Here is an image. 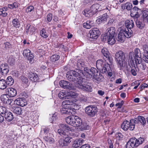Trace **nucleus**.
Wrapping results in <instances>:
<instances>
[{"instance_id":"nucleus-63","label":"nucleus","mask_w":148,"mask_h":148,"mask_svg":"<svg viewBox=\"0 0 148 148\" xmlns=\"http://www.w3.org/2000/svg\"><path fill=\"white\" fill-rule=\"evenodd\" d=\"M130 70L131 71L132 74L134 76H135L136 75V73L135 70L134 69L130 68Z\"/></svg>"},{"instance_id":"nucleus-35","label":"nucleus","mask_w":148,"mask_h":148,"mask_svg":"<svg viewBox=\"0 0 148 148\" xmlns=\"http://www.w3.org/2000/svg\"><path fill=\"white\" fill-rule=\"evenodd\" d=\"M77 66L79 68V69H81V70L83 69L85 67V63L82 60H79L77 61Z\"/></svg>"},{"instance_id":"nucleus-14","label":"nucleus","mask_w":148,"mask_h":148,"mask_svg":"<svg viewBox=\"0 0 148 148\" xmlns=\"http://www.w3.org/2000/svg\"><path fill=\"white\" fill-rule=\"evenodd\" d=\"M60 86L66 89H73L75 88L74 86H72L69 82L65 80H61L59 82Z\"/></svg>"},{"instance_id":"nucleus-49","label":"nucleus","mask_w":148,"mask_h":148,"mask_svg":"<svg viewBox=\"0 0 148 148\" xmlns=\"http://www.w3.org/2000/svg\"><path fill=\"white\" fill-rule=\"evenodd\" d=\"M80 146L79 142L77 140H75L72 145V147L74 148L79 147Z\"/></svg>"},{"instance_id":"nucleus-23","label":"nucleus","mask_w":148,"mask_h":148,"mask_svg":"<svg viewBox=\"0 0 148 148\" xmlns=\"http://www.w3.org/2000/svg\"><path fill=\"white\" fill-rule=\"evenodd\" d=\"M9 108L11 111L17 114L20 115L21 113L22 110L20 107L11 106Z\"/></svg>"},{"instance_id":"nucleus-4","label":"nucleus","mask_w":148,"mask_h":148,"mask_svg":"<svg viewBox=\"0 0 148 148\" xmlns=\"http://www.w3.org/2000/svg\"><path fill=\"white\" fill-rule=\"evenodd\" d=\"M133 34L132 30H129L127 29H121L117 36V39L119 41L123 42L126 37L130 38L132 36Z\"/></svg>"},{"instance_id":"nucleus-55","label":"nucleus","mask_w":148,"mask_h":148,"mask_svg":"<svg viewBox=\"0 0 148 148\" xmlns=\"http://www.w3.org/2000/svg\"><path fill=\"white\" fill-rule=\"evenodd\" d=\"M64 140L65 142L66 143L67 145H68V143H70L73 140V139L72 138L68 137L65 138Z\"/></svg>"},{"instance_id":"nucleus-60","label":"nucleus","mask_w":148,"mask_h":148,"mask_svg":"<svg viewBox=\"0 0 148 148\" xmlns=\"http://www.w3.org/2000/svg\"><path fill=\"white\" fill-rule=\"evenodd\" d=\"M148 86V85L147 84L145 83H144L140 86V88L141 89V90H142L144 89L145 88L147 87Z\"/></svg>"},{"instance_id":"nucleus-3","label":"nucleus","mask_w":148,"mask_h":148,"mask_svg":"<svg viewBox=\"0 0 148 148\" xmlns=\"http://www.w3.org/2000/svg\"><path fill=\"white\" fill-rule=\"evenodd\" d=\"M115 30V28L114 27H111L108 28L107 30L108 32L101 36L102 40L104 42L107 40V42L109 45H113L115 42L114 38Z\"/></svg>"},{"instance_id":"nucleus-38","label":"nucleus","mask_w":148,"mask_h":148,"mask_svg":"<svg viewBox=\"0 0 148 148\" xmlns=\"http://www.w3.org/2000/svg\"><path fill=\"white\" fill-rule=\"evenodd\" d=\"M34 28L32 27H31L30 25L29 24L27 25L25 29L26 33V34H27L29 32L30 33L34 31Z\"/></svg>"},{"instance_id":"nucleus-37","label":"nucleus","mask_w":148,"mask_h":148,"mask_svg":"<svg viewBox=\"0 0 148 148\" xmlns=\"http://www.w3.org/2000/svg\"><path fill=\"white\" fill-rule=\"evenodd\" d=\"M66 92L62 90L60 91L58 94L59 97L61 99H67Z\"/></svg>"},{"instance_id":"nucleus-32","label":"nucleus","mask_w":148,"mask_h":148,"mask_svg":"<svg viewBox=\"0 0 148 148\" xmlns=\"http://www.w3.org/2000/svg\"><path fill=\"white\" fill-rule=\"evenodd\" d=\"M132 7V5L131 3L127 2L122 5L121 7L123 10L127 9L128 10H130Z\"/></svg>"},{"instance_id":"nucleus-25","label":"nucleus","mask_w":148,"mask_h":148,"mask_svg":"<svg viewBox=\"0 0 148 148\" xmlns=\"http://www.w3.org/2000/svg\"><path fill=\"white\" fill-rule=\"evenodd\" d=\"M53 135L49 133L44 138L45 140L50 143H53L54 142Z\"/></svg>"},{"instance_id":"nucleus-12","label":"nucleus","mask_w":148,"mask_h":148,"mask_svg":"<svg viewBox=\"0 0 148 148\" xmlns=\"http://www.w3.org/2000/svg\"><path fill=\"white\" fill-rule=\"evenodd\" d=\"M131 123H134L135 125L136 124H140L144 126L146 124V121L145 118L142 116H138L137 118L131 120Z\"/></svg>"},{"instance_id":"nucleus-21","label":"nucleus","mask_w":148,"mask_h":148,"mask_svg":"<svg viewBox=\"0 0 148 148\" xmlns=\"http://www.w3.org/2000/svg\"><path fill=\"white\" fill-rule=\"evenodd\" d=\"M6 93L10 97H14L17 94L16 90L12 88H9L6 89Z\"/></svg>"},{"instance_id":"nucleus-47","label":"nucleus","mask_w":148,"mask_h":148,"mask_svg":"<svg viewBox=\"0 0 148 148\" xmlns=\"http://www.w3.org/2000/svg\"><path fill=\"white\" fill-rule=\"evenodd\" d=\"M8 112L6 108L2 106H0V114H4L5 115Z\"/></svg>"},{"instance_id":"nucleus-34","label":"nucleus","mask_w":148,"mask_h":148,"mask_svg":"<svg viewBox=\"0 0 148 148\" xmlns=\"http://www.w3.org/2000/svg\"><path fill=\"white\" fill-rule=\"evenodd\" d=\"M143 20L144 22L148 23V11L145 10L143 12Z\"/></svg>"},{"instance_id":"nucleus-8","label":"nucleus","mask_w":148,"mask_h":148,"mask_svg":"<svg viewBox=\"0 0 148 148\" xmlns=\"http://www.w3.org/2000/svg\"><path fill=\"white\" fill-rule=\"evenodd\" d=\"M130 120V121H123L121 125V128L124 131H126L129 129L133 130L135 127L134 123H132Z\"/></svg>"},{"instance_id":"nucleus-10","label":"nucleus","mask_w":148,"mask_h":148,"mask_svg":"<svg viewBox=\"0 0 148 148\" xmlns=\"http://www.w3.org/2000/svg\"><path fill=\"white\" fill-rule=\"evenodd\" d=\"M102 53L103 55V58L106 62H109L112 64V59L111 55L106 48H103L101 50Z\"/></svg>"},{"instance_id":"nucleus-20","label":"nucleus","mask_w":148,"mask_h":148,"mask_svg":"<svg viewBox=\"0 0 148 148\" xmlns=\"http://www.w3.org/2000/svg\"><path fill=\"white\" fill-rule=\"evenodd\" d=\"M1 99L2 101L5 104H7L9 105H11L13 100L10 99V98L7 97L6 95H3L1 96Z\"/></svg>"},{"instance_id":"nucleus-28","label":"nucleus","mask_w":148,"mask_h":148,"mask_svg":"<svg viewBox=\"0 0 148 148\" xmlns=\"http://www.w3.org/2000/svg\"><path fill=\"white\" fill-rule=\"evenodd\" d=\"M83 26L85 28L89 29L94 26V22L92 21H87L86 23H85L83 24Z\"/></svg>"},{"instance_id":"nucleus-45","label":"nucleus","mask_w":148,"mask_h":148,"mask_svg":"<svg viewBox=\"0 0 148 148\" xmlns=\"http://www.w3.org/2000/svg\"><path fill=\"white\" fill-rule=\"evenodd\" d=\"M74 101L72 100L71 99H69V100H66L62 103V105H67L69 106L70 105H72Z\"/></svg>"},{"instance_id":"nucleus-11","label":"nucleus","mask_w":148,"mask_h":148,"mask_svg":"<svg viewBox=\"0 0 148 148\" xmlns=\"http://www.w3.org/2000/svg\"><path fill=\"white\" fill-rule=\"evenodd\" d=\"M69 130L70 129L68 125L62 124L60 125V129L58 130V132L61 136H65L66 134V131Z\"/></svg>"},{"instance_id":"nucleus-5","label":"nucleus","mask_w":148,"mask_h":148,"mask_svg":"<svg viewBox=\"0 0 148 148\" xmlns=\"http://www.w3.org/2000/svg\"><path fill=\"white\" fill-rule=\"evenodd\" d=\"M103 62L101 60H98L96 62V67L97 69L101 71L103 73H106V71H109L110 66L108 62Z\"/></svg>"},{"instance_id":"nucleus-61","label":"nucleus","mask_w":148,"mask_h":148,"mask_svg":"<svg viewBox=\"0 0 148 148\" xmlns=\"http://www.w3.org/2000/svg\"><path fill=\"white\" fill-rule=\"evenodd\" d=\"M108 142L109 145V148H113V145L112 141L110 139H108Z\"/></svg>"},{"instance_id":"nucleus-17","label":"nucleus","mask_w":148,"mask_h":148,"mask_svg":"<svg viewBox=\"0 0 148 148\" xmlns=\"http://www.w3.org/2000/svg\"><path fill=\"white\" fill-rule=\"evenodd\" d=\"M133 54V53L132 52H130L129 53V59L130 61V63L131 64V66L129 65V66L128 65L127 66H128V69H129L128 70H127L126 69H125V70H127V71H130V68H134V69H136V67L137 66V64H136V62L134 63V59H133V57L132 56V55Z\"/></svg>"},{"instance_id":"nucleus-33","label":"nucleus","mask_w":148,"mask_h":148,"mask_svg":"<svg viewBox=\"0 0 148 148\" xmlns=\"http://www.w3.org/2000/svg\"><path fill=\"white\" fill-rule=\"evenodd\" d=\"M67 99H70L71 98H75L77 96V94L71 91L66 92Z\"/></svg>"},{"instance_id":"nucleus-18","label":"nucleus","mask_w":148,"mask_h":148,"mask_svg":"<svg viewBox=\"0 0 148 148\" xmlns=\"http://www.w3.org/2000/svg\"><path fill=\"white\" fill-rule=\"evenodd\" d=\"M14 103L17 105L23 107L27 104L26 99L24 98H18L15 100L14 101Z\"/></svg>"},{"instance_id":"nucleus-51","label":"nucleus","mask_w":148,"mask_h":148,"mask_svg":"<svg viewBox=\"0 0 148 148\" xmlns=\"http://www.w3.org/2000/svg\"><path fill=\"white\" fill-rule=\"evenodd\" d=\"M18 6V4L16 2H14L13 4H10L8 5V7L11 9L16 8Z\"/></svg>"},{"instance_id":"nucleus-53","label":"nucleus","mask_w":148,"mask_h":148,"mask_svg":"<svg viewBox=\"0 0 148 148\" xmlns=\"http://www.w3.org/2000/svg\"><path fill=\"white\" fill-rule=\"evenodd\" d=\"M46 31L44 29H43L40 32L41 35L44 38H46L48 37L47 35L45 34Z\"/></svg>"},{"instance_id":"nucleus-16","label":"nucleus","mask_w":148,"mask_h":148,"mask_svg":"<svg viewBox=\"0 0 148 148\" xmlns=\"http://www.w3.org/2000/svg\"><path fill=\"white\" fill-rule=\"evenodd\" d=\"M75 120V123L74 124V126L79 127L81 126V128L84 129H86L87 127L85 126L84 123H83L82 119L78 116H76Z\"/></svg>"},{"instance_id":"nucleus-39","label":"nucleus","mask_w":148,"mask_h":148,"mask_svg":"<svg viewBox=\"0 0 148 148\" xmlns=\"http://www.w3.org/2000/svg\"><path fill=\"white\" fill-rule=\"evenodd\" d=\"M57 145L60 147H63L67 145L66 143L65 142L63 139H60L58 141Z\"/></svg>"},{"instance_id":"nucleus-42","label":"nucleus","mask_w":148,"mask_h":148,"mask_svg":"<svg viewBox=\"0 0 148 148\" xmlns=\"http://www.w3.org/2000/svg\"><path fill=\"white\" fill-rule=\"evenodd\" d=\"M107 15L105 13L102 15V16L99 18L98 20L99 22H103L107 21Z\"/></svg>"},{"instance_id":"nucleus-30","label":"nucleus","mask_w":148,"mask_h":148,"mask_svg":"<svg viewBox=\"0 0 148 148\" xmlns=\"http://www.w3.org/2000/svg\"><path fill=\"white\" fill-rule=\"evenodd\" d=\"M95 13L90 9L89 10L88 9L85 10L84 11L83 14L86 17H90L92 16Z\"/></svg>"},{"instance_id":"nucleus-27","label":"nucleus","mask_w":148,"mask_h":148,"mask_svg":"<svg viewBox=\"0 0 148 148\" xmlns=\"http://www.w3.org/2000/svg\"><path fill=\"white\" fill-rule=\"evenodd\" d=\"M75 117L73 116H69L66 118V122L68 124L71 125L73 126L74 124L75 123L74 121L75 120Z\"/></svg>"},{"instance_id":"nucleus-58","label":"nucleus","mask_w":148,"mask_h":148,"mask_svg":"<svg viewBox=\"0 0 148 148\" xmlns=\"http://www.w3.org/2000/svg\"><path fill=\"white\" fill-rule=\"evenodd\" d=\"M68 110L63 108L61 109V112L62 114H68L69 112Z\"/></svg>"},{"instance_id":"nucleus-62","label":"nucleus","mask_w":148,"mask_h":148,"mask_svg":"<svg viewBox=\"0 0 148 148\" xmlns=\"http://www.w3.org/2000/svg\"><path fill=\"white\" fill-rule=\"evenodd\" d=\"M8 62L11 65H13L14 64V60L11 58H9L8 60Z\"/></svg>"},{"instance_id":"nucleus-54","label":"nucleus","mask_w":148,"mask_h":148,"mask_svg":"<svg viewBox=\"0 0 148 148\" xmlns=\"http://www.w3.org/2000/svg\"><path fill=\"white\" fill-rule=\"evenodd\" d=\"M30 52V51L29 49H26L24 50L23 54L24 56H28L29 55Z\"/></svg>"},{"instance_id":"nucleus-1","label":"nucleus","mask_w":148,"mask_h":148,"mask_svg":"<svg viewBox=\"0 0 148 148\" xmlns=\"http://www.w3.org/2000/svg\"><path fill=\"white\" fill-rule=\"evenodd\" d=\"M77 71L71 70L67 72L66 77L70 81H77V84H82L83 82L82 77L85 75L82 70H77Z\"/></svg>"},{"instance_id":"nucleus-46","label":"nucleus","mask_w":148,"mask_h":148,"mask_svg":"<svg viewBox=\"0 0 148 148\" xmlns=\"http://www.w3.org/2000/svg\"><path fill=\"white\" fill-rule=\"evenodd\" d=\"M34 7L30 5L27 7L26 10V12L27 14H30L33 12L34 11Z\"/></svg>"},{"instance_id":"nucleus-48","label":"nucleus","mask_w":148,"mask_h":148,"mask_svg":"<svg viewBox=\"0 0 148 148\" xmlns=\"http://www.w3.org/2000/svg\"><path fill=\"white\" fill-rule=\"evenodd\" d=\"M60 56L58 55H54L51 57V60L53 62H55L58 60Z\"/></svg>"},{"instance_id":"nucleus-40","label":"nucleus","mask_w":148,"mask_h":148,"mask_svg":"<svg viewBox=\"0 0 148 148\" xmlns=\"http://www.w3.org/2000/svg\"><path fill=\"white\" fill-rule=\"evenodd\" d=\"M99 5L98 4H95L93 5L90 8V9L93 12L96 13L98 9L99 8Z\"/></svg>"},{"instance_id":"nucleus-31","label":"nucleus","mask_w":148,"mask_h":148,"mask_svg":"<svg viewBox=\"0 0 148 148\" xmlns=\"http://www.w3.org/2000/svg\"><path fill=\"white\" fill-rule=\"evenodd\" d=\"M4 117L5 119L8 121H11L13 119V116L12 113L8 112L6 114L4 115Z\"/></svg>"},{"instance_id":"nucleus-59","label":"nucleus","mask_w":148,"mask_h":148,"mask_svg":"<svg viewBox=\"0 0 148 148\" xmlns=\"http://www.w3.org/2000/svg\"><path fill=\"white\" fill-rule=\"evenodd\" d=\"M52 15L51 14H48L47 16V19L48 21L50 22L52 20Z\"/></svg>"},{"instance_id":"nucleus-7","label":"nucleus","mask_w":148,"mask_h":148,"mask_svg":"<svg viewBox=\"0 0 148 148\" xmlns=\"http://www.w3.org/2000/svg\"><path fill=\"white\" fill-rule=\"evenodd\" d=\"M86 114L90 117H94L98 112V109L96 106L93 105H89L86 107L85 109Z\"/></svg>"},{"instance_id":"nucleus-57","label":"nucleus","mask_w":148,"mask_h":148,"mask_svg":"<svg viewBox=\"0 0 148 148\" xmlns=\"http://www.w3.org/2000/svg\"><path fill=\"white\" fill-rule=\"evenodd\" d=\"M137 84V85H136V86H135L134 87V89H136L138 88V86L140 85V83L138 81H136L134 83H133L132 84V86L136 85V84Z\"/></svg>"},{"instance_id":"nucleus-24","label":"nucleus","mask_w":148,"mask_h":148,"mask_svg":"<svg viewBox=\"0 0 148 148\" xmlns=\"http://www.w3.org/2000/svg\"><path fill=\"white\" fill-rule=\"evenodd\" d=\"M28 76L32 82H36L38 81V76L36 73L30 72L29 73Z\"/></svg>"},{"instance_id":"nucleus-29","label":"nucleus","mask_w":148,"mask_h":148,"mask_svg":"<svg viewBox=\"0 0 148 148\" xmlns=\"http://www.w3.org/2000/svg\"><path fill=\"white\" fill-rule=\"evenodd\" d=\"M89 71V72L88 75H89V77H94L96 74L97 73V71L94 68H91Z\"/></svg>"},{"instance_id":"nucleus-41","label":"nucleus","mask_w":148,"mask_h":148,"mask_svg":"<svg viewBox=\"0 0 148 148\" xmlns=\"http://www.w3.org/2000/svg\"><path fill=\"white\" fill-rule=\"evenodd\" d=\"M7 84L9 86L12 85L14 82V80L11 76L8 77L6 79V81Z\"/></svg>"},{"instance_id":"nucleus-50","label":"nucleus","mask_w":148,"mask_h":148,"mask_svg":"<svg viewBox=\"0 0 148 148\" xmlns=\"http://www.w3.org/2000/svg\"><path fill=\"white\" fill-rule=\"evenodd\" d=\"M21 79L23 83L26 84L28 82L27 78L23 76H22L21 77Z\"/></svg>"},{"instance_id":"nucleus-56","label":"nucleus","mask_w":148,"mask_h":148,"mask_svg":"<svg viewBox=\"0 0 148 148\" xmlns=\"http://www.w3.org/2000/svg\"><path fill=\"white\" fill-rule=\"evenodd\" d=\"M5 47V48L8 49L11 48L12 46L11 44L8 42H6L4 43Z\"/></svg>"},{"instance_id":"nucleus-64","label":"nucleus","mask_w":148,"mask_h":148,"mask_svg":"<svg viewBox=\"0 0 148 148\" xmlns=\"http://www.w3.org/2000/svg\"><path fill=\"white\" fill-rule=\"evenodd\" d=\"M43 130L44 131V132L45 134H47L50 132V130L49 128L45 127L43 129Z\"/></svg>"},{"instance_id":"nucleus-19","label":"nucleus","mask_w":148,"mask_h":148,"mask_svg":"<svg viewBox=\"0 0 148 148\" xmlns=\"http://www.w3.org/2000/svg\"><path fill=\"white\" fill-rule=\"evenodd\" d=\"M77 85L79 88L81 89L84 91L88 92H91L92 91V88L90 85L87 84L86 85H84L81 84H77Z\"/></svg>"},{"instance_id":"nucleus-26","label":"nucleus","mask_w":148,"mask_h":148,"mask_svg":"<svg viewBox=\"0 0 148 148\" xmlns=\"http://www.w3.org/2000/svg\"><path fill=\"white\" fill-rule=\"evenodd\" d=\"M125 25L126 27V29H127L129 30H131V29L134 26V22L132 20H127L125 21Z\"/></svg>"},{"instance_id":"nucleus-52","label":"nucleus","mask_w":148,"mask_h":148,"mask_svg":"<svg viewBox=\"0 0 148 148\" xmlns=\"http://www.w3.org/2000/svg\"><path fill=\"white\" fill-rule=\"evenodd\" d=\"M137 27L140 29H142L144 26V24L142 22L138 21L136 22Z\"/></svg>"},{"instance_id":"nucleus-9","label":"nucleus","mask_w":148,"mask_h":148,"mask_svg":"<svg viewBox=\"0 0 148 148\" xmlns=\"http://www.w3.org/2000/svg\"><path fill=\"white\" fill-rule=\"evenodd\" d=\"M132 56L134 59H135L136 64H139L142 62L141 55L140 53V50L138 48H136L135 49L134 53L132 52Z\"/></svg>"},{"instance_id":"nucleus-6","label":"nucleus","mask_w":148,"mask_h":148,"mask_svg":"<svg viewBox=\"0 0 148 148\" xmlns=\"http://www.w3.org/2000/svg\"><path fill=\"white\" fill-rule=\"evenodd\" d=\"M144 141L143 138L140 137L138 139L134 138H131L127 143L126 148H134L137 147L139 145L142 144Z\"/></svg>"},{"instance_id":"nucleus-22","label":"nucleus","mask_w":148,"mask_h":148,"mask_svg":"<svg viewBox=\"0 0 148 148\" xmlns=\"http://www.w3.org/2000/svg\"><path fill=\"white\" fill-rule=\"evenodd\" d=\"M143 49L144 51L143 60L145 62L148 63V45H144L143 47Z\"/></svg>"},{"instance_id":"nucleus-13","label":"nucleus","mask_w":148,"mask_h":148,"mask_svg":"<svg viewBox=\"0 0 148 148\" xmlns=\"http://www.w3.org/2000/svg\"><path fill=\"white\" fill-rule=\"evenodd\" d=\"M100 34V32L99 29L97 28H93L90 31V39H96Z\"/></svg>"},{"instance_id":"nucleus-36","label":"nucleus","mask_w":148,"mask_h":148,"mask_svg":"<svg viewBox=\"0 0 148 148\" xmlns=\"http://www.w3.org/2000/svg\"><path fill=\"white\" fill-rule=\"evenodd\" d=\"M7 83L6 81L3 79L0 80V89H5L7 86Z\"/></svg>"},{"instance_id":"nucleus-15","label":"nucleus","mask_w":148,"mask_h":148,"mask_svg":"<svg viewBox=\"0 0 148 148\" xmlns=\"http://www.w3.org/2000/svg\"><path fill=\"white\" fill-rule=\"evenodd\" d=\"M0 73L1 75H5L8 72L10 68L7 63L2 64L0 66Z\"/></svg>"},{"instance_id":"nucleus-44","label":"nucleus","mask_w":148,"mask_h":148,"mask_svg":"<svg viewBox=\"0 0 148 148\" xmlns=\"http://www.w3.org/2000/svg\"><path fill=\"white\" fill-rule=\"evenodd\" d=\"M25 57L28 58V60L29 61V63L32 64L34 62V56L32 54H31L30 52L29 55L28 56H26Z\"/></svg>"},{"instance_id":"nucleus-43","label":"nucleus","mask_w":148,"mask_h":148,"mask_svg":"<svg viewBox=\"0 0 148 148\" xmlns=\"http://www.w3.org/2000/svg\"><path fill=\"white\" fill-rule=\"evenodd\" d=\"M12 25L14 27H19L20 25V23L19 20L17 18L14 19L12 21Z\"/></svg>"},{"instance_id":"nucleus-2","label":"nucleus","mask_w":148,"mask_h":148,"mask_svg":"<svg viewBox=\"0 0 148 148\" xmlns=\"http://www.w3.org/2000/svg\"><path fill=\"white\" fill-rule=\"evenodd\" d=\"M127 55L121 51H119L116 53L115 61L118 67L120 70L124 71L126 69L127 70L129 69H128V66H127Z\"/></svg>"}]
</instances>
